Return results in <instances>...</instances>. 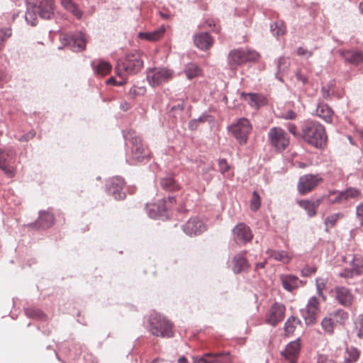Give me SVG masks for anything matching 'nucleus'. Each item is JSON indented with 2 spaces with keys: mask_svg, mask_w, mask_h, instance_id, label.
Instances as JSON below:
<instances>
[{
  "mask_svg": "<svg viewBox=\"0 0 363 363\" xmlns=\"http://www.w3.org/2000/svg\"><path fill=\"white\" fill-rule=\"evenodd\" d=\"M25 20L28 25L38 24V17L49 20L54 16V0H26Z\"/></svg>",
  "mask_w": 363,
  "mask_h": 363,
  "instance_id": "obj_1",
  "label": "nucleus"
},
{
  "mask_svg": "<svg viewBox=\"0 0 363 363\" xmlns=\"http://www.w3.org/2000/svg\"><path fill=\"white\" fill-rule=\"evenodd\" d=\"M144 326L155 337L171 338L174 337L173 323L164 315L157 311H152L144 317Z\"/></svg>",
  "mask_w": 363,
  "mask_h": 363,
  "instance_id": "obj_2",
  "label": "nucleus"
},
{
  "mask_svg": "<svg viewBox=\"0 0 363 363\" xmlns=\"http://www.w3.org/2000/svg\"><path fill=\"white\" fill-rule=\"evenodd\" d=\"M301 138L314 147L323 149L326 146L328 138L325 127L320 123L306 120L301 123Z\"/></svg>",
  "mask_w": 363,
  "mask_h": 363,
  "instance_id": "obj_3",
  "label": "nucleus"
},
{
  "mask_svg": "<svg viewBox=\"0 0 363 363\" xmlns=\"http://www.w3.org/2000/svg\"><path fill=\"white\" fill-rule=\"evenodd\" d=\"M125 141L131 145L130 152L127 154L126 161L130 164H135L143 162L147 159L150 152L147 148L144 147L141 138L134 130H128L127 133L123 132Z\"/></svg>",
  "mask_w": 363,
  "mask_h": 363,
  "instance_id": "obj_4",
  "label": "nucleus"
},
{
  "mask_svg": "<svg viewBox=\"0 0 363 363\" xmlns=\"http://www.w3.org/2000/svg\"><path fill=\"white\" fill-rule=\"evenodd\" d=\"M143 67V61L138 52H130L118 60L115 68L118 77L133 75L138 73Z\"/></svg>",
  "mask_w": 363,
  "mask_h": 363,
  "instance_id": "obj_5",
  "label": "nucleus"
},
{
  "mask_svg": "<svg viewBox=\"0 0 363 363\" xmlns=\"http://www.w3.org/2000/svg\"><path fill=\"white\" fill-rule=\"evenodd\" d=\"M252 127L250 121L245 117L240 118L227 126V131L233 136L239 145H243L247 143L248 135Z\"/></svg>",
  "mask_w": 363,
  "mask_h": 363,
  "instance_id": "obj_6",
  "label": "nucleus"
},
{
  "mask_svg": "<svg viewBox=\"0 0 363 363\" xmlns=\"http://www.w3.org/2000/svg\"><path fill=\"white\" fill-rule=\"evenodd\" d=\"M172 76L173 71L166 67L148 68L147 70V80L153 87L169 81Z\"/></svg>",
  "mask_w": 363,
  "mask_h": 363,
  "instance_id": "obj_7",
  "label": "nucleus"
},
{
  "mask_svg": "<svg viewBox=\"0 0 363 363\" xmlns=\"http://www.w3.org/2000/svg\"><path fill=\"white\" fill-rule=\"evenodd\" d=\"M60 41L73 52H80L86 48V40L82 32L63 34L60 36Z\"/></svg>",
  "mask_w": 363,
  "mask_h": 363,
  "instance_id": "obj_8",
  "label": "nucleus"
},
{
  "mask_svg": "<svg viewBox=\"0 0 363 363\" xmlns=\"http://www.w3.org/2000/svg\"><path fill=\"white\" fill-rule=\"evenodd\" d=\"M268 139L276 150H284L289 144L286 132L281 128L273 127L268 132Z\"/></svg>",
  "mask_w": 363,
  "mask_h": 363,
  "instance_id": "obj_9",
  "label": "nucleus"
},
{
  "mask_svg": "<svg viewBox=\"0 0 363 363\" xmlns=\"http://www.w3.org/2000/svg\"><path fill=\"white\" fill-rule=\"evenodd\" d=\"M250 52L245 51L243 49H235L231 50L228 55V65L231 69H236L238 66L242 64L255 59L257 57V53L252 52V57H250Z\"/></svg>",
  "mask_w": 363,
  "mask_h": 363,
  "instance_id": "obj_10",
  "label": "nucleus"
},
{
  "mask_svg": "<svg viewBox=\"0 0 363 363\" xmlns=\"http://www.w3.org/2000/svg\"><path fill=\"white\" fill-rule=\"evenodd\" d=\"M124 184V179L121 177H113L106 182V191L115 199L123 200L125 198V193L123 191Z\"/></svg>",
  "mask_w": 363,
  "mask_h": 363,
  "instance_id": "obj_11",
  "label": "nucleus"
},
{
  "mask_svg": "<svg viewBox=\"0 0 363 363\" xmlns=\"http://www.w3.org/2000/svg\"><path fill=\"white\" fill-rule=\"evenodd\" d=\"M323 181L318 174H308L301 176L298 182L297 188L301 195L311 192L320 182Z\"/></svg>",
  "mask_w": 363,
  "mask_h": 363,
  "instance_id": "obj_12",
  "label": "nucleus"
},
{
  "mask_svg": "<svg viewBox=\"0 0 363 363\" xmlns=\"http://www.w3.org/2000/svg\"><path fill=\"white\" fill-rule=\"evenodd\" d=\"M169 206L165 199L159 200L157 203L147 204L146 211L148 216L154 219L165 220L168 218Z\"/></svg>",
  "mask_w": 363,
  "mask_h": 363,
  "instance_id": "obj_13",
  "label": "nucleus"
},
{
  "mask_svg": "<svg viewBox=\"0 0 363 363\" xmlns=\"http://www.w3.org/2000/svg\"><path fill=\"white\" fill-rule=\"evenodd\" d=\"M286 311L285 306L279 302L274 303L266 315L265 321L269 325L274 327L284 318Z\"/></svg>",
  "mask_w": 363,
  "mask_h": 363,
  "instance_id": "obj_14",
  "label": "nucleus"
},
{
  "mask_svg": "<svg viewBox=\"0 0 363 363\" xmlns=\"http://www.w3.org/2000/svg\"><path fill=\"white\" fill-rule=\"evenodd\" d=\"M183 231L188 235H198L206 230V226L203 221L198 217L189 218L186 223L182 225Z\"/></svg>",
  "mask_w": 363,
  "mask_h": 363,
  "instance_id": "obj_15",
  "label": "nucleus"
},
{
  "mask_svg": "<svg viewBox=\"0 0 363 363\" xmlns=\"http://www.w3.org/2000/svg\"><path fill=\"white\" fill-rule=\"evenodd\" d=\"M232 231L234 240L238 244H245L253 238L250 228L244 223H238Z\"/></svg>",
  "mask_w": 363,
  "mask_h": 363,
  "instance_id": "obj_16",
  "label": "nucleus"
},
{
  "mask_svg": "<svg viewBox=\"0 0 363 363\" xmlns=\"http://www.w3.org/2000/svg\"><path fill=\"white\" fill-rule=\"evenodd\" d=\"M300 350V338H297L286 345L285 349L281 352V355L289 360L290 363H296Z\"/></svg>",
  "mask_w": 363,
  "mask_h": 363,
  "instance_id": "obj_17",
  "label": "nucleus"
},
{
  "mask_svg": "<svg viewBox=\"0 0 363 363\" xmlns=\"http://www.w3.org/2000/svg\"><path fill=\"white\" fill-rule=\"evenodd\" d=\"M38 218L34 223L29 224V226L38 229H47L50 228L55 223L53 213L49 211H39Z\"/></svg>",
  "mask_w": 363,
  "mask_h": 363,
  "instance_id": "obj_18",
  "label": "nucleus"
},
{
  "mask_svg": "<svg viewBox=\"0 0 363 363\" xmlns=\"http://www.w3.org/2000/svg\"><path fill=\"white\" fill-rule=\"evenodd\" d=\"M229 352L206 353L203 357H194V363H226L228 361Z\"/></svg>",
  "mask_w": 363,
  "mask_h": 363,
  "instance_id": "obj_19",
  "label": "nucleus"
},
{
  "mask_svg": "<svg viewBox=\"0 0 363 363\" xmlns=\"http://www.w3.org/2000/svg\"><path fill=\"white\" fill-rule=\"evenodd\" d=\"M335 300L344 307H350L353 303L354 296L351 291L345 286H337L335 289Z\"/></svg>",
  "mask_w": 363,
  "mask_h": 363,
  "instance_id": "obj_20",
  "label": "nucleus"
},
{
  "mask_svg": "<svg viewBox=\"0 0 363 363\" xmlns=\"http://www.w3.org/2000/svg\"><path fill=\"white\" fill-rule=\"evenodd\" d=\"M246 253L247 251L244 250L233 256L232 270L235 274H240L249 269L250 264L245 257Z\"/></svg>",
  "mask_w": 363,
  "mask_h": 363,
  "instance_id": "obj_21",
  "label": "nucleus"
},
{
  "mask_svg": "<svg viewBox=\"0 0 363 363\" xmlns=\"http://www.w3.org/2000/svg\"><path fill=\"white\" fill-rule=\"evenodd\" d=\"M340 55L346 63L358 65L363 62V52L358 50H340Z\"/></svg>",
  "mask_w": 363,
  "mask_h": 363,
  "instance_id": "obj_22",
  "label": "nucleus"
},
{
  "mask_svg": "<svg viewBox=\"0 0 363 363\" xmlns=\"http://www.w3.org/2000/svg\"><path fill=\"white\" fill-rule=\"evenodd\" d=\"M280 279L283 288L289 292L293 291L305 284V281L300 280L298 277L292 274H283L281 276Z\"/></svg>",
  "mask_w": 363,
  "mask_h": 363,
  "instance_id": "obj_23",
  "label": "nucleus"
},
{
  "mask_svg": "<svg viewBox=\"0 0 363 363\" xmlns=\"http://www.w3.org/2000/svg\"><path fill=\"white\" fill-rule=\"evenodd\" d=\"M194 42L199 49L205 51L213 45V40L208 32H201L194 35Z\"/></svg>",
  "mask_w": 363,
  "mask_h": 363,
  "instance_id": "obj_24",
  "label": "nucleus"
},
{
  "mask_svg": "<svg viewBox=\"0 0 363 363\" xmlns=\"http://www.w3.org/2000/svg\"><path fill=\"white\" fill-rule=\"evenodd\" d=\"M241 99L247 101L249 105L251 107H254L256 108H259L260 106L266 104V98L260 94L257 93H245L242 92L240 94Z\"/></svg>",
  "mask_w": 363,
  "mask_h": 363,
  "instance_id": "obj_25",
  "label": "nucleus"
},
{
  "mask_svg": "<svg viewBox=\"0 0 363 363\" xmlns=\"http://www.w3.org/2000/svg\"><path fill=\"white\" fill-rule=\"evenodd\" d=\"M60 2L62 7L70 13L77 20L82 18L84 11L74 0H60Z\"/></svg>",
  "mask_w": 363,
  "mask_h": 363,
  "instance_id": "obj_26",
  "label": "nucleus"
},
{
  "mask_svg": "<svg viewBox=\"0 0 363 363\" xmlns=\"http://www.w3.org/2000/svg\"><path fill=\"white\" fill-rule=\"evenodd\" d=\"M91 66L94 74L101 76L107 74L112 68L111 65L108 62L101 60L91 61Z\"/></svg>",
  "mask_w": 363,
  "mask_h": 363,
  "instance_id": "obj_27",
  "label": "nucleus"
},
{
  "mask_svg": "<svg viewBox=\"0 0 363 363\" xmlns=\"http://www.w3.org/2000/svg\"><path fill=\"white\" fill-rule=\"evenodd\" d=\"M328 315L337 326H344L349 319V313L342 308L333 311Z\"/></svg>",
  "mask_w": 363,
  "mask_h": 363,
  "instance_id": "obj_28",
  "label": "nucleus"
},
{
  "mask_svg": "<svg viewBox=\"0 0 363 363\" xmlns=\"http://www.w3.org/2000/svg\"><path fill=\"white\" fill-rule=\"evenodd\" d=\"M289 65L290 62L286 57L281 56L278 58L277 64V72L275 73V78L277 80L281 82H284L282 75L288 72Z\"/></svg>",
  "mask_w": 363,
  "mask_h": 363,
  "instance_id": "obj_29",
  "label": "nucleus"
},
{
  "mask_svg": "<svg viewBox=\"0 0 363 363\" xmlns=\"http://www.w3.org/2000/svg\"><path fill=\"white\" fill-rule=\"evenodd\" d=\"M316 114L326 123H332L333 111L326 104L319 103L316 107Z\"/></svg>",
  "mask_w": 363,
  "mask_h": 363,
  "instance_id": "obj_30",
  "label": "nucleus"
},
{
  "mask_svg": "<svg viewBox=\"0 0 363 363\" xmlns=\"http://www.w3.org/2000/svg\"><path fill=\"white\" fill-rule=\"evenodd\" d=\"M160 185L164 190L167 191H174L179 189V184L172 175L162 177L160 179Z\"/></svg>",
  "mask_w": 363,
  "mask_h": 363,
  "instance_id": "obj_31",
  "label": "nucleus"
},
{
  "mask_svg": "<svg viewBox=\"0 0 363 363\" xmlns=\"http://www.w3.org/2000/svg\"><path fill=\"white\" fill-rule=\"evenodd\" d=\"M16 156L13 147L0 148V166L9 164Z\"/></svg>",
  "mask_w": 363,
  "mask_h": 363,
  "instance_id": "obj_32",
  "label": "nucleus"
},
{
  "mask_svg": "<svg viewBox=\"0 0 363 363\" xmlns=\"http://www.w3.org/2000/svg\"><path fill=\"white\" fill-rule=\"evenodd\" d=\"M359 357V351L354 347H346L343 363H354Z\"/></svg>",
  "mask_w": 363,
  "mask_h": 363,
  "instance_id": "obj_33",
  "label": "nucleus"
},
{
  "mask_svg": "<svg viewBox=\"0 0 363 363\" xmlns=\"http://www.w3.org/2000/svg\"><path fill=\"white\" fill-rule=\"evenodd\" d=\"M327 203L330 205L341 203L344 201V193L342 191L331 190L325 195Z\"/></svg>",
  "mask_w": 363,
  "mask_h": 363,
  "instance_id": "obj_34",
  "label": "nucleus"
},
{
  "mask_svg": "<svg viewBox=\"0 0 363 363\" xmlns=\"http://www.w3.org/2000/svg\"><path fill=\"white\" fill-rule=\"evenodd\" d=\"M164 31L165 28L163 26H162L161 28H157L151 32H140L139 33V36L140 38H143L149 41H155L162 36V35L164 33Z\"/></svg>",
  "mask_w": 363,
  "mask_h": 363,
  "instance_id": "obj_35",
  "label": "nucleus"
},
{
  "mask_svg": "<svg viewBox=\"0 0 363 363\" xmlns=\"http://www.w3.org/2000/svg\"><path fill=\"white\" fill-rule=\"evenodd\" d=\"M267 253L269 255L270 257L274 259L279 262H283L285 263H288L291 260V257L289 256L288 253L284 250H268Z\"/></svg>",
  "mask_w": 363,
  "mask_h": 363,
  "instance_id": "obj_36",
  "label": "nucleus"
},
{
  "mask_svg": "<svg viewBox=\"0 0 363 363\" xmlns=\"http://www.w3.org/2000/svg\"><path fill=\"white\" fill-rule=\"evenodd\" d=\"M188 79H192L201 74V70L195 63H188L184 70Z\"/></svg>",
  "mask_w": 363,
  "mask_h": 363,
  "instance_id": "obj_37",
  "label": "nucleus"
},
{
  "mask_svg": "<svg viewBox=\"0 0 363 363\" xmlns=\"http://www.w3.org/2000/svg\"><path fill=\"white\" fill-rule=\"evenodd\" d=\"M351 267L357 276L363 274V257L359 255L354 256L350 262Z\"/></svg>",
  "mask_w": 363,
  "mask_h": 363,
  "instance_id": "obj_38",
  "label": "nucleus"
},
{
  "mask_svg": "<svg viewBox=\"0 0 363 363\" xmlns=\"http://www.w3.org/2000/svg\"><path fill=\"white\" fill-rule=\"evenodd\" d=\"M335 81L331 80L321 87L320 92L324 99L330 100L332 99L335 93Z\"/></svg>",
  "mask_w": 363,
  "mask_h": 363,
  "instance_id": "obj_39",
  "label": "nucleus"
},
{
  "mask_svg": "<svg viewBox=\"0 0 363 363\" xmlns=\"http://www.w3.org/2000/svg\"><path fill=\"white\" fill-rule=\"evenodd\" d=\"M301 321L294 315H291L288 318L284 323V331L286 335H291L294 333L296 330V325L301 324Z\"/></svg>",
  "mask_w": 363,
  "mask_h": 363,
  "instance_id": "obj_40",
  "label": "nucleus"
},
{
  "mask_svg": "<svg viewBox=\"0 0 363 363\" xmlns=\"http://www.w3.org/2000/svg\"><path fill=\"white\" fill-rule=\"evenodd\" d=\"M301 313L306 325L313 324L316 320L318 312L311 308H305L301 310Z\"/></svg>",
  "mask_w": 363,
  "mask_h": 363,
  "instance_id": "obj_41",
  "label": "nucleus"
},
{
  "mask_svg": "<svg viewBox=\"0 0 363 363\" xmlns=\"http://www.w3.org/2000/svg\"><path fill=\"white\" fill-rule=\"evenodd\" d=\"M25 314L30 318L44 320L46 319V315L39 308H25Z\"/></svg>",
  "mask_w": 363,
  "mask_h": 363,
  "instance_id": "obj_42",
  "label": "nucleus"
},
{
  "mask_svg": "<svg viewBox=\"0 0 363 363\" xmlns=\"http://www.w3.org/2000/svg\"><path fill=\"white\" fill-rule=\"evenodd\" d=\"M270 30L274 35L279 37L286 33V28L284 22L282 20H278L271 24Z\"/></svg>",
  "mask_w": 363,
  "mask_h": 363,
  "instance_id": "obj_43",
  "label": "nucleus"
},
{
  "mask_svg": "<svg viewBox=\"0 0 363 363\" xmlns=\"http://www.w3.org/2000/svg\"><path fill=\"white\" fill-rule=\"evenodd\" d=\"M320 325L324 332L328 335H333L337 326L328 315L322 320Z\"/></svg>",
  "mask_w": 363,
  "mask_h": 363,
  "instance_id": "obj_44",
  "label": "nucleus"
},
{
  "mask_svg": "<svg viewBox=\"0 0 363 363\" xmlns=\"http://www.w3.org/2000/svg\"><path fill=\"white\" fill-rule=\"evenodd\" d=\"M343 216L344 215L342 213H336L328 216L324 220L325 230L328 231L330 228H333L335 225L337 220L340 218H342Z\"/></svg>",
  "mask_w": 363,
  "mask_h": 363,
  "instance_id": "obj_45",
  "label": "nucleus"
},
{
  "mask_svg": "<svg viewBox=\"0 0 363 363\" xmlns=\"http://www.w3.org/2000/svg\"><path fill=\"white\" fill-rule=\"evenodd\" d=\"M299 206L307 212L309 217H313L316 214V208L311 201L302 200L299 202Z\"/></svg>",
  "mask_w": 363,
  "mask_h": 363,
  "instance_id": "obj_46",
  "label": "nucleus"
},
{
  "mask_svg": "<svg viewBox=\"0 0 363 363\" xmlns=\"http://www.w3.org/2000/svg\"><path fill=\"white\" fill-rule=\"evenodd\" d=\"M12 35L11 28L10 27H0V52L4 47L5 41Z\"/></svg>",
  "mask_w": 363,
  "mask_h": 363,
  "instance_id": "obj_47",
  "label": "nucleus"
},
{
  "mask_svg": "<svg viewBox=\"0 0 363 363\" xmlns=\"http://www.w3.org/2000/svg\"><path fill=\"white\" fill-rule=\"evenodd\" d=\"M326 282L327 280L321 277H318L315 279L317 294L318 296L322 297L323 301H325V296H324L323 291L325 289Z\"/></svg>",
  "mask_w": 363,
  "mask_h": 363,
  "instance_id": "obj_48",
  "label": "nucleus"
},
{
  "mask_svg": "<svg viewBox=\"0 0 363 363\" xmlns=\"http://www.w3.org/2000/svg\"><path fill=\"white\" fill-rule=\"evenodd\" d=\"M260 196L257 191H254L250 201V208L253 211H257L260 207Z\"/></svg>",
  "mask_w": 363,
  "mask_h": 363,
  "instance_id": "obj_49",
  "label": "nucleus"
},
{
  "mask_svg": "<svg viewBox=\"0 0 363 363\" xmlns=\"http://www.w3.org/2000/svg\"><path fill=\"white\" fill-rule=\"evenodd\" d=\"M342 191L344 193V201L356 198L359 195V191L354 187H348Z\"/></svg>",
  "mask_w": 363,
  "mask_h": 363,
  "instance_id": "obj_50",
  "label": "nucleus"
},
{
  "mask_svg": "<svg viewBox=\"0 0 363 363\" xmlns=\"http://www.w3.org/2000/svg\"><path fill=\"white\" fill-rule=\"evenodd\" d=\"M218 171L220 173L225 176V174L230 169V166L228 164L227 160L224 158H219L218 160Z\"/></svg>",
  "mask_w": 363,
  "mask_h": 363,
  "instance_id": "obj_51",
  "label": "nucleus"
},
{
  "mask_svg": "<svg viewBox=\"0 0 363 363\" xmlns=\"http://www.w3.org/2000/svg\"><path fill=\"white\" fill-rule=\"evenodd\" d=\"M146 91V89L144 86H133L129 90V95L132 97H136L139 96H143L145 94Z\"/></svg>",
  "mask_w": 363,
  "mask_h": 363,
  "instance_id": "obj_52",
  "label": "nucleus"
},
{
  "mask_svg": "<svg viewBox=\"0 0 363 363\" xmlns=\"http://www.w3.org/2000/svg\"><path fill=\"white\" fill-rule=\"evenodd\" d=\"M306 306V308H311V310H315L318 312L320 310V302L317 297L313 296L309 298Z\"/></svg>",
  "mask_w": 363,
  "mask_h": 363,
  "instance_id": "obj_53",
  "label": "nucleus"
},
{
  "mask_svg": "<svg viewBox=\"0 0 363 363\" xmlns=\"http://www.w3.org/2000/svg\"><path fill=\"white\" fill-rule=\"evenodd\" d=\"M126 77L127 76L120 77V80H116L114 77H111L106 80V84H112L116 86H121L127 83Z\"/></svg>",
  "mask_w": 363,
  "mask_h": 363,
  "instance_id": "obj_54",
  "label": "nucleus"
},
{
  "mask_svg": "<svg viewBox=\"0 0 363 363\" xmlns=\"http://www.w3.org/2000/svg\"><path fill=\"white\" fill-rule=\"evenodd\" d=\"M35 131L34 130H31L26 133L24 135L20 136H15V138L19 142H28L30 140L33 139L35 135Z\"/></svg>",
  "mask_w": 363,
  "mask_h": 363,
  "instance_id": "obj_55",
  "label": "nucleus"
},
{
  "mask_svg": "<svg viewBox=\"0 0 363 363\" xmlns=\"http://www.w3.org/2000/svg\"><path fill=\"white\" fill-rule=\"evenodd\" d=\"M288 131L297 138H301V130H298L296 125L291 123H288L286 125Z\"/></svg>",
  "mask_w": 363,
  "mask_h": 363,
  "instance_id": "obj_56",
  "label": "nucleus"
},
{
  "mask_svg": "<svg viewBox=\"0 0 363 363\" xmlns=\"http://www.w3.org/2000/svg\"><path fill=\"white\" fill-rule=\"evenodd\" d=\"M0 169L9 178L13 177L15 175V170L13 167H11L9 164H6L0 166Z\"/></svg>",
  "mask_w": 363,
  "mask_h": 363,
  "instance_id": "obj_57",
  "label": "nucleus"
},
{
  "mask_svg": "<svg viewBox=\"0 0 363 363\" xmlns=\"http://www.w3.org/2000/svg\"><path fill=\"white\" fill-rule=\"evenodd\" d=\"M339 276L340 277L343 278H353L354 277H357V275L354 274V272L352 270V268H344L339 274Z\"/></svg>",
  "mask_w": 363,
  "mask_h": 363,
  "instance_id": "obj_58",
  "label": "nucleus"
},
{
  "mask_svg": "<svg viewBox=\"0 0 363 363\" xmlns=\"http://www.w3.org/2000/svg\"><path fill=\"white\" fill-rule=\"evenodd\" d=\"M316 272V267H310L308 265L305 266L301 272V276L304 277H310L311 274Z\"/></svg>",
  "mask_w": 363,
  "mask_h": 363,
  "instance_id": "obj_59",
  "label": "nucleus"
},
{
  "mask_svg": "<svg viewBox=\"0 0 363 363\" xmlns=\"http://www.w3.org/2000/svg\"><path fill=\"white\" fill-rule=\"evenodd\" d=\"M297 55L299 56H304L306 58H309L313 55V52L311 50H306L302 47H299L297 49Z\"/></svg>",
  "mask_w": 363,
  "mask_h": 363,
  "instance_id": "obj_60",
  "label": "nucleus"
},
{
  "mask_svg": "<svg viewBox=\"0 0 363 363\" xmlns=\"http://www.w3.org/2000/svg\"><path fill=\"white\" fill-rule=\"evenodd\" d=\"M184 108V102L182 101L179 102L177 105L171 107L170 112L177 113L180 114Z\"/></svg>",
  "mask_w": 363,
  "mask_h": 363,
  "instance_id": "obj_61",
  "label": "nucleus"
},
{
  "mask_svg": "<svg viewBox=\"0 0 363 363\" xmlns=\"http://www.w3.org/2000/svg\"><path fill=\"white\" fill-rule=\"evenodd\" d=\"M295 77L296 79L301 82L303 85L308 83V77L303 74L299 69L295 72Z\"/></svg>",
  "mask_w": 363,
  "mask_h": 363,
  "instance_id": "obj_62",
  "label": "nucleus"
},
{
  "mask_svg": "<svg viewBox=\"0 0 363 363\" xmlns=\"http://www.w3.org/2000/svg\"><path fill=\"white\" fill-rule=\"evenodd\" d=\"M282 118L286 120H294L296 118V113L292 110H288L284 113Z\"/></svg>",
  "mask_w": 363,
  "mask_h": 363,
  "instance_id": "obj_63",
  "label": "nucleus"
},
{
  "mask_svg": "<svg viewBox=\"0 0 363 363\" xmlns=\"http://www.w3.org/2000/svg\"><path fill=\"white\" fill-rule=\"evenodd\" d=\"M356 215L358 218L363 219V202L360 203L356 208Z\"/></svg>",
  "mask_w": 363,
  "mask_h": 363,
  "instance_id": "obj_64",
  "label": "nucleus"
}]
</instances>
